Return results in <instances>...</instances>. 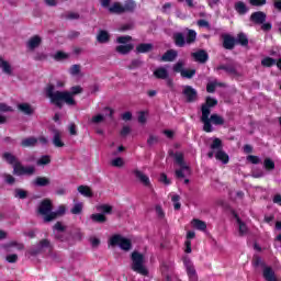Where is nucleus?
Segmentation results:
<instances>
[{"mask_svg":"<svg viewBox=\"0 0 281 281\" xmlns=\"http://www.w3.org/2000/svg\"><path fill=\"white\" fill-rule=\"evenodd\" d=\"M218 104V100L216 98H211V95L206 97L205 102L201 106L202 115L200 121L203 124V131L205 133H213L214 126H223L225 124V120L218 113H212V109ZM212 113V114H211Z\"/></svg>","mask_w":281,"mask_h":281,"instance_id":"1","label":"nucleus"},{"mask_svg":"<svg viewBox=\"0 0 281 281\" xmlns=\"http://www.w3.org/2000/svg\"><path fill=\"white\" fill-rule=\"evenodd\" d=\"M45 91L47 98H49L50 102L56 104V106H63V102L68 104V106H75L76 100L74 98L75 95L82 93V87L75 86L70 88V91H58L56 90V87L49 85L46 87Z\"/></svg>","mask_w":281,"mask_h":281,"instance_id":"2","label":"nucleus"},{"mask_svg":"<svg viewBox=\"0 0 281 281\" xmlns=\"http://www.w3.org/2000/svg\"><path fill=\"white\" fill-rule=\"evenodd\" d=\"M38 212L42 216H44L45 223H49L54 221V218H58V216H63L67 212V207L65 205H59L57 211L52 212V201L44 200L41 202L38 206Z\"/></svg>","mask_w":281,"mask_h":281,"instance_id":"3","label":"nucleus"},{"mask_svg":"<svg viewBox=\"0 0 281 281\" xmlns=\"http://www.w3.org/2000/svg\"><path fill=\"white\" fill-rule=\"evenodd\" d=\"M3 159H5L11 166H13V175H15L16 177H23V175L30 176L36 171L34 166H23L21 161H19V159L10 153H4Z\"/></svg>","mask_w":281,"mask_h":281,"instance_id":"4","label":"nucleus"},{"mask_svg":"<svg viewBox=\"0 0 281 281\" xmlns=\"http://www.w3.org/2000/svg\"><path fill=\"white\" fill-rule=\"evenodd\" d=\"M196 32L195 30L187 29V38L183 32H175L173 33V43L176 47H186V45H192L196 41Z\"/></svg>","mask_w":281,"mask_h":281,"instance_id":"5","label":"nucleus"},{"mask_svg":"<svg viewBox=\"0 0 281 281\" xmlns=\"http://www.w3.org/2000/svg\"><path fill=\"white\" fill-rule=\"evenodd\" d=\"M131 41H133V37L128 35L119 36L116 38V43H119V46H116L115 48L117 54H122L123 56H126V54H131V52L135 49V45L127 44V43H131Z\"/></svg>","mask_w":281,"mask_h":281,"instance_id":"6","label":"nucleus"},{"mask_svg":"<svg viewBox=\"0 0 281 281\" xmlns=\"http://www.w3.org/2000/svg\"><path fill=\"white\" fill-rule=\"evenodd\" d=\"M211 148H216L215 159L222 164H229V155L223 150V142L220 137H214Z\"/></svg>","mask_w":281,"mask_h":281,"instance_id":"7","label":"nucleus"},{"mask_svg":"<svg viewBox=\"0 0 281 281\" xmlns=\"http://www.w3.org/2000/svg\"><path fill=\"white\" fill-rule=\"evenodd\" d=\"M110 245L112 247H120L123 251H131V248L133 247V244L131 243V239L122 236V235H114L110 238Z\"/></svg>","mask_w":281,"mask_h":281,"instance_id":"8","label":"nucleus"},{"mask_svg":"<svg viewBox=\"0 0 281 281\" xmlns=\"http://www.w3.org/2000/svg\"><path fill=\"white\" fill-rule=\"evenodd\" d=\"M183 265L187 270V276L189 277V281H199V276L196 273V269H195L192 260H190V258H188V257H184Z\"/></svg>","mask_w":281,"mask_h":281,"instance_id":"9","label":"nucleus"},{"mask_svg":"<svg viewBox=\"0 0 281 281\" xmlns=\"http://www.w3.org/2000/svg\"><path fill=\"white\" fill-rule=\"evenodd\" d=\"M182 93L186 97L187 102H196V100L199 98V93H198L196 89H194L190 85H187L184 87Z\"/></svg>","mask_w":281,"mask_h":281,"instance_id":"10","label":"nucleus"},{"mask_svg":"<svg viewBox=\"0 0 281 281\" xmlns=\"http://www.w3.org/2000/svg\"><path fill=\"white\" fill-rule=\"evenodd\" d=\"M191 56L195 60V63H200L202 65L207 63L210 58V54H207L206 49H198V52H192Z\"/></svg>","mask_w":281,"mask_h":281,"instance_id":"11","label":"nucleus"},{"mask_svg":"<svg viewBox=\"0 0 281 281\" xmlns=\"http://www.w3.org/2000/svg\"><path fill=\"white\" fill-rule=\"evenodd\" d=\"M40 142V144H42L43 146H45V144H47V138L41 136L38 139L34 138V137H29V138H24L21 143V145L24 148H30L31 146H36V143Z\"/></svg>","mask_w":281,"mask_h":281,"instance_id":"12","label":"nucleus"},{"mask_svg":"<svg viewBox=\"0 0 281 281\" xmlns=\"http://www.w3.org/2000/svg\"><path fill=\"white\" fill-rule=\"evenodd\" d=\"M132 269L136 273H142V254L137 251L132 254Z\"/></svg>","mask_w":281,"mask_h":281,"instance_id":"13","label":"nucleus"},{"mask_svg":"<svg viewBox=\"0 0 281 281\" xmlns=\"http://www.w3.org/2000/svg\"><path fill=\"white\" fill-rule=\"evenodd\" d=\"M49 247V240L43 239L40 241L37 246L32 247L27 252L26 256H37V254H41L43 249Z\"/></svg>","mask_w":281,"mask_h":281,"instance_id":"14","label":"nucleus"},{"mask_svg":"<svg viewBox=\"0 0 281 281\" xmlns=\"http://www.w3.org/2000/svg\"><path fill=\"white\" fill-rule=\"evenodd\" d=\"M224 49H234L236 47V38L232 34H222Z\"/></svg>","mask_w":281,"mask_h":281,"instance_id":"15","label":"nucleus"},{"mask_svg":"<svg viewBox=\"0 0 281 281\" xmlns=\"http://www.w3.org/2000/svg\"><path fill=\"white\" fill-rule=\"evenodd\" d=\"M250 21H252V23L261 25V30H262V25L265 21H267V14L266 12H262V11L252 12L250 14Z\"/></svg>","mask_w":281,"mask_h":281,"instance_id":"16","label":"nucleus"},{"mask_svg":"<svg viewBox=\"0 0 281 281\" xmlns=\"http://www.w3.org/2000/svg\"><path fill=\"white\" fill-rule=\"evenodd\" d=\"M65 226H63L61 223L57 222L54 226V234H55V238H57V240H60L61 243H65V240H67V237H65Z\"/></svg>","mask_w":281,"mask_h":281,"instance_id":"17","label":"nucleus"},{"mask_svg":"<svg viewBox=\"0 0 281 281\" xmlns=\"http://www.w3.org/2000/svg\"><path fill=\"white\" fill-rule=\"evenodd\" d=\"M177 56V49H167V52L162 54L160 60H162V63H172L173 60H176Z\"/></svg>","mask_w":281,"mask_h":281,"instance_id":"18","label":"nucleus"},{"mask_svg":"<svg viewBox=\"0 0 281 281\" xmlns=\"http://www.w3.org/2000/svg\"><path fill=\"white\" fill-rule=\"evenodd\" d=\"M217 70L223 69L224 71H226V74L231 75V76H238V71L237 68L234 64L229 63L226 65H218L216 67Z\"/></svg>","mask_w":281,"mask_h":281,"instance_id":"19","label":"nucleus"},{"mask_svg":"<svg viewBox=\"0 0 281 281\" xmlns=\"http://www.w3.org/2000/svg\"><path fill=\"white\" fill-rule=\"evenodd\" d=\"M233 216L237 220V223L239 225V235L244 236L245 234L248 233V227L244 221H241L240 216L237 214L235 210L232 211Z\"/></svg>","mask_w":281,"mask_h":281,"instance_id":"20","label":"nucleus"},{"mask_svg":"<svg viewBox=\"0 0 281 281\" xmlns=\"http://www.w3.org/2000/svg\"><path fill=\"white\" fill-rule=\"evenodd\" d=\"M263 278L267 281H277L276 271L272 269V267H267L266 263L263 267Z\"/></svg>","mask_w":281,"mask_h":281,"instance_id":"21","label":"nucleus"},{"mask_svg":"<svg viewBox=\"0 0 281 281\" xmlns=\"http://www.w3.org/2000/svg\"><path fill=\"white\" fill-rule=\"evenodd\" d=\"M41 43H43L41 36L35 35L27 41L26 47L31 50H34L36 47H40Z\"/></svg>","mask_w":281,"mask_h":281,"instance_id":"22","label":"nucleus"},{"mask_svg":"<svg viewBox=\"0 0 281 281\" xmlns=\"http://www.w3.org/2000/svg\"><path fill=\"white\" fill-rule=\"evenodd\" d=\"M53 133H54V136H53L54 146L56 148H63V146H65V143L61 139L63 133H60V131H57V130H55Z\"/></svg>","mask_w":281,"mask_h":281,"instance_id":"23","label":"nucleus"},{"mask_svg":"<svg viewBox=\"0 0 281 281\" xmlns=\"http://www.w3.org/2000/svg\"><path fill=\"white\" fill-rule=\"evenodd\" d=\"M154 76L155 78H158L160 80H167L169 76L168 69L166 67H158L157 69L154 70Z\"/></svg>","mask_w":281,"mask_h":281,"instance_id":"24","label":"nucleus"},{"mask_svg":"<svg viewBox=\"0 0 281 281\" xmlns=\"http://www.w3.org/2000/svg\"><path fill=\"white\" fill-rule=\"evenodd\" d=\"M0 69H2V74H5L7 76H12V65H10V61L1 57H0Z\"/></svg>","mask_w":281,"mask_h":281,"instance_id":"25","label":"nucleus"},{"mask_svg":"<svg viewBox=\"0 0 281 281\" xmlns=\"http://www.w3.org/2000/svg\"><path fill=\"white\" fill-rule=\"evenodd\" d=\"M173 158L176 164H178L180 168H190V166H188V164L186 162L183 153H175Z\"/></svg>","mask_w":281,"mask_h":281,"instance_id":"26","label":"nucleus"},{"mask_svg":"<svg viewBox=\"0 0 281 281\" xmlns=\"http://www.w3.org/2000/svg\"><path fill=\"white\" fill-rule=\"evenodd\" d=\"M108 10L111 14H124V5L120 2H114Z\"/></svg>","mask_w":281,"mask_h":281,"instance_id":"27","label":"nucleus"},{"mask_svg":"<svg viewBox=\"0 0 281 281\" xmlns=\"http://www.w3.org/2000/svg\"><path fill=\"white\" fill-rule=\"evenodd\" d=\"M110 38H111V35L109 34L108 31H99L97 35V41L98 43H101V44L109 43Z\"/></svg>","mask_w":281,"mask_h":281,"instance_id":"28","label":"nucleus"},{"mask_svg":"<svg viewBox=\"0 0 281 281\" xmlns=\"http://www.w3.org/2000/svg\"><path fill=\"white\" fill-rule=\"evenodd\" d=\"M77 190L79 194L86 196L87 199H91V196H93V191H91V188L87 186H79Z\"/></svg>","mask_w":281,"mask_h":281,"instance_id":"29","label":"nucleus"},{"mask_svg":"<svg viewBox=\"0 0 281 281\" xmlns=\"http://www.w3.org/2000/svg\"><path fill=\"white\" fill-rule=\"evenodd\" d=\"M236 43H239V45L243 47H247V45H249V38L247 34H245V32H239V34H237Z\"/></svg>","mask_w":281,"mask_h":281,"instance_id":"30","label":"nucleus"},{"mask_svg":"<svg viewBox=\"0 0 281 281\" xmlns=\"http://www.w3.org/2000/svg\"><path fill=\"white\" fill-rule=\"evenodd\" d=\"M18 109L22 113H25V115H32L34 113V108H32V105H30L29 103H21L18 105Z\"/></svg>","mask_w":281,"mask_h":281,"instance_id":"31","label":"nucleus"},{"mask_svg":"<svg viewBox=\"0 0 281 281\" xmlns=\"http://www.w3.org/2000/svg\"><path fill=\"white\" fill-rule=\"evenodd\" d=\"M235 10L238 14H247L248 8L244 1H237L235 3Z\"/></svg>","mask_w":281,"mask_h":281,"instance_id":"32","label":"nucleus"},{"mask_svg":"<svg viewBox=\"0 0 281 281\" xmlns=\"http://www.w3.org/2000/svg\"><path fill=\"white\" fill-rule=\"evenodd\" d=\"M192 223L195 229H200L201 232H205V229H207L205 221H201L200 218H193Z\"/></svg>","mask_w":281,"mask_h":281,"instance_id":"33","label":"nucleus"},{"mask_svg":"<svg viewBox=\"0 0 281 281\" xmlns=\"http://www.w3.org/2000/svg\"><path fill=\"white\" fill-rule=\"evenodd\" d=\"M124 158L122 157H115L110 161V166H112V168H124Z\"/></svg>","mask_w":281,"mask_h":281,"instance_id":"34","label":"nucleus"},{"mask_svg":"<svg viewBox=\"0 0 281 281\" xmlns=\"http://www.w3.org/2000/svg\"><path fill=\"white\" fill-rule=\"evenodd\" d=\"M83 207H85V204L82 202H76L72 209L70 210V212L71 214H75V215L82 214Z\"/></svg>","mask_w":281,"mask_h":281,"instance_id":"35","label":"nucleus"},{"mask_svg":"<svg viewBox=\"0 0 281 281\" xmlns=\"http://www.w3.org/2000/svg\"><path fill=\"white\" fill-rule=\"evenodd\" d=\"M261 65L263 67H273V65H277L276 58H272L271 56H266V58H262Z\"/></svg>","mask_w":281,"mask_h":281,"instance_id":"36","label":"nucleus"},{"mask_svg":"<svg viewBox=\"0 0 281 281\" xmlns=\"http://www.w3.org/2000/svg\"><path fill=\"white\" fill-rule=\"evenodd\" d=\"M263 168L269 171L274 170L276 164L273 159H271L270 157H266V159H263Z\"/></svg>","mask_w":281,"mask_h":281,"instance_id":"37","label":"nucleus"},{"mask_svg":"<svg viewBox=\"0 0 281 281\" xmlns=\"http://www.w3.org/2000/svg\"><path fill=\"white\" fill-rule=\"evenodd\" d=\"M35 186H38L40 188H44L45 186H49V178L45 177H38L34 181Z\"/></svg>","mask_w":281,"mask_h":281,"instance_id":"38","label":"nucleus"},{"mask_svg":"<svg viewBox=\"0 0 281 281\" xmlns=\"http://www.w3.org/2000/svg\"><path fill=\"white\" fill-rule=\"evenodd\" d=\"M173 71H176V74H180V76L183 78L184 63L182 60H178V63L173 65Z\"/></svg>","mask_w":281,"mask_h":281,"instance_id":"39","label":"nucleus"},{"mask_svg":"<svg viewBox=\"0 0 281 281\" xmlns=\"http://www.w3.org/2000/svg\"><path fill=\"white\" fill-rule=\"evenodd\" d=\"M102 122H104L103 114H97L88 120V124H102Z\"/></svg>","mask_w":281,"mask_h":281,"instance_id":"40","label":"nucleus"},{"mask_svg":"<svg viewBox=\"0 0 281 281\" xmlns=\"http://www.w3.org/2000/svg\"><path fill=\"white\" fill-rule=\"evenodd\" d=\"M135 10V2L133 0H127L123 4V12H133Z\"/></svg>","mask_w":281,"mask_h":281,"instance_id":"41","label":"nucleus"},{"mask_svg":"<svg viewBox=\"0 0 281 281\" xmlns=\"http://www.w3.org/2000/svg\"><path fill=\"white\" fill-rule=\"evenodd\" d=\"M53 58L55 60H67V58H69V54H67L63 50H59L53 55Z\"/></svg>","mask_w":281,"mask_h":281,"instance_id":"42","label":"nucleus"},{"mask_svg":"<svg viewBox=\"0 0 281 281\" xmlns=\"http://www.w3.org/2000/svg\"><path fill=\"white\" fill-rule=\"evenodd\" d=\"M98 212H103V214H111L113 207L109 204H101L97 206Z\"/></svg>","mask_w":281,"mask_h":281,"instance_id":"43","label":"nucleus"},{"mask_svg":"<svg viewBox=\"0 0 281 281\" xmlns=\"http://www.w3.org/2000/svg\"><path fill=\"white\" fill-rule=\"evenodd\" d=\"M91 220L94 223H104L106 221V216H104L102 213H97L91 215Z\"/></svg>","mask_w":281,"mask_h":281,"instance_id":"44","label":"nucleus"},{"mask_svg":"<svg viewBox=\"0 0 281 281\" xmlns=\"http://www.w3.org/2000/svg\"><path fill=\"white\" fill-rule=\"evenodd\" d=\"M171 201L173 202L175 210H181V196H179V194H173V196H171Z\"/></svg>","mask_w":281,"mask_h":281,"instance_id":"45","label":"nucleus"},{"mask_svg":"<svg viewBox=\"0 0 281 281\" xmlns=\"http://www.w3.org/2000/svg\"><path fill=\"white\" fill-rule=\"evenodd\" d=\"M252 265L254 267H266V262L262 261V258L260 256H254L252 257Z\"/></svg>","mask_w":281,"mask_h":281,"instance_id":"46","label":"nucleus"},{"mask_svg":"<svg viewBox=\"0 0 281 281\" xmlns=\"http://www.w3.org/2000/svg\"><path fill=\"white\" fill-rule=\"evenodd\" d=\"M52 158L49 156H42L40 159H37V166H47V164H50Z\"/></svg>","mask_w":281,"mask_h":281,"instance_id":"47","label":"nucleus"},{"mask_svg":"<svg viewBox=\"0 0 281 281\" xmlns=\"http://www.w3.org/2000/svg\"><path fill=\"white\" fill-rule=\"evenodd\" d=\"M195 74H196V69H183V72H182L183 78H189V79L194 78Z\"/></svg>","mask_w":281,"mask_h":281,"instance_id":"48","label":"nucleus"},{"mask_svg":"<svg viewBox=\"0 0 281 281\" xmlns=\"http://www.w3.org/2000/svg\"><path fill=\"white\" fill-rule=\"evenodd\" d=\"M27 191L23 189H15V199H26Z\"/></svg>","mask_w":281,"mask_h":281,"instance_id":"49","label":"nucleus"},{"mask_svg":"<svg viewBox=\"0 0 281 281\" xmlns=\"http://www.w3.org/2000/svg\"><path fill=\"white\" fill-rule=\"evenodd\" d=\"M132 177H134V179H138V181H142V170L139 168H134L131 171Z\"/></svg>","mask_w":281,"mask_h":281,"instance_id":"50","label":"nucleus"},{"mask_svg":"<svg viewBox=\"0 0 281 281\" xmlns=\"http://www.w3.org/2000/svg\"><path fill=\"white\" fill-rule=\"evenodd\" d=\"M70 76H78L80 74V65H72L69 69Z\"/></svg>","mask_w":281,"mask_h":281,"instance_id":"51","label":"nucleus"},{"mask_svg":"<svg viewBox=\"0 0 281 281\" xmlns=\"http://www.w3.org/2000/svg\"><path fill=\"white\" fill-rule=\"evenodd\" d=\"M143 186H146L150 190H154L149 177H147V175H144V172H143Z\"/></svg>","mask_w":281,"mask_h":281,"instance_id":"52","label":"nucleus"},{"mask_svg":"<svg viewBox=\"0 0 281 281\" xmlns=\"http://www.w3.org/2000/svg\"><path fill=\"white\" fill-rule=\"evenodd\" d=\"M247 160L250 161V164H260L261 159L257 155H248Z\"/></svg>","mask_w":281,"mask_h":281,"instance_id":"53","label":"nucleus"},{"mask_svg":"<svg viewBox=\"0 0 281 281\" xmlns=\"http://www.w3.org/2000/svg\"><path fill=\"white\" fill-rule=\"evenodd\" d=\"M154 49L153 43H143V54L151 52Z\"/></svg>","mask_w":281,"mask_h":281,"instance_id":"54","label":"nucleus"},{"mask_svg":"<svg viewBox=\"0 0 281 281\" xmlns=\"http://www.w3.org/2000/svg\"><path fill=\"white\" fill-rule=\"evenodd\" d=\"M160 181L165 183L166 186H170L171 181L168 179V175L166 172L160 173Z\"/></svg>","mask_w":281,"mask_h":281,"instance_id":"55","label":"nucleus"},{"mask_svg":"<svg viewBox=\"0 0 281 281\" xmlns=\"http://www.w3.org/2000/svg\"><path fill=\"white\" fill-rule=\"evenodd\" d=\"M158 137H156L155 135H149L147 144L148 146H154L155 144H158Z\"/></svg>","mask_w":281,"mask_h":281,"instance_id":"56","label":"nucleus"},{"mask_svg":"<svg viewBox=\"0 0 281 281\" xmlns=\"http://www.w3.org/2000/svg\"><path fill=\"white\" fill-rule=\"evenodd\" d=\"M156 214L158 218H165L166 214L161 207V205H156Z\"/></svg>","mask_w":281,"mask_h":281,"instance_id":"57","label":"nucleus"},{"mask_svg":"<svg viewBox=\"0 0 281 281\" xmlns=\"http://www.w3.org/2000/svg\"><path fill=\"white\" fill-rule=\"evenodd\" d=\"M183 170H190V168H179V170H176V177H178V179H183L186 177Z\"/></svg>","mask_w":281,"mask_h":281,"instance_id":"58","label":"nucleus"},{"mask_svg":"<svg viewBox=\"0 0 281 281\" xmlns=\"http://www.w3.org/2000/svg\"><path fill=\"white\" fill-rule=\"evenodd\" d=\"M5 260H7V262L14 263V262H16V260H19V256H16L15 254L8 255L5 257Z\"/></svg>","mask_w":281,"mask_h":281,"instance_id":"59","label":"nucleus"},{"mask_svg":"<svg viewBox=\"0 0 281 281\" xmlns=\"http://www.w3.org/2000/svg\"><path fill=\"white\" fill-rule=\"evenodd\" d=\"M206 91L209 93H214L216 91V85L214 82H209V85H206Z\"/></svg>","mask_w":281,"mask_h":281,"instance_id":"60","label":"nucleus"},{"mask_svg":"<svg viewBox=\"0 0 281 281\" xmlns=\"http://www.w3.org/2000/svg\"><path fill=\"white\" fill-rule=\"evenodd\" d=\"M266 3H267V0H250V5L260 7V5H266Z\"/></svg>","mask_w":281,"mask_h":281,"instance_id":"61","label":"nucleus"},{"mask_svg":"<svg viewBox=\"0 0 281 281\" xmlns=\"http://www.w3.org/2000/svg\"><path fill=\"white\" fill-rule=\"evenodd\" d=\"M139 65H142V61L139 59H134V60H132V63L130 65V69H137V67H139Z\"/></svg>","mask_w":281,"mask_h":281,"instance_id":"62","label":"nucleus"},{"mask_svg":"<svg viewBox=\"0 0 281 281\" xmlns=\"http://www.w3.org/2000/svg\"><path fill=\"white\" fill-rule=\"evenodd\" d=\"M198 25H200V27H210V23L205 19H200Z\"/></svg>","mask_w":281,"mask_h":281,"instance_id":"63","label":"nucleus"},{"mask_svg":"<svg viewBox=\"0 0 281 281\" xmlns=\"http://www.w3.org/2000/svg\"><path fill=\"white\" fill-rule=\"evenodd\" d=\"M90 243H91L92 247H99L100 246V239H98L97 237H91Z\"/></svg>","mask_w":281,"mask_h":281,"instance_id":"64","label":"nucleus"}]
</instances>
